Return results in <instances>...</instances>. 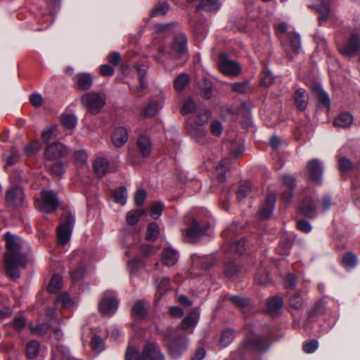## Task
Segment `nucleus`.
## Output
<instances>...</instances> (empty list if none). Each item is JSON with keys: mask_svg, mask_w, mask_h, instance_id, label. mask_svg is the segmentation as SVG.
Instances as JSON below:
<instances>
[{"mask_svg": "<svg viewBox=\"0 0 360 360\" xmlns=\"http://www.w3.org/2000/svg\"><path fill=\"white\" fill-rule=\"evenodd\" d=\"M132 314L133 316L139 319H143L146 316V307L142 300H138L135 302L132 308Z\"/></svg>", "mask_w": 360, "mask_h": 360, "instance_id": "40", "label": "nucleus"}, {"mask_svg": "<svg viewBox=\"0 0 360 360\" xmlns=\"http://www.w3.org/2000/svg\"><path fill=\"white\" fill-rule=\"evenodd\" d=\"M288 40L292 50L295 53H298L301 49V39L300 34L295 32H290L288 33Z\"/></svg>", "mask_w": 360, "mask_h": 360, "instance_id": "41", "label": "nucleus"}, {"mask_svg": "<svg viewBox=\"0 0 360 360\" xmlns=\"http://www.w3.org/2000/svg\"><path fill=\"white\" fill-rule=\"evenodd\" d=\"M157 291L158 293L162 295L165 292L170 290V281L168 278H162L160 280H156Z\"/></svg>", "mask_w": 360, "mask_h": 360, "instance_id": "49", "label": "nucleus"}, {"mask_svg": "<svg viewBox=\"0 0 360 360\" xmlns=\"http://www.w3.org/2000/svg\"><path fill=\"white\" fill-rule=\"evenodd\" d=\"M63 218L65 220L58 228V244L64 246L70 240L72 227L75 223L73 215L68 212H64Z\"/></svg>", "mask_w": 360, "mask_h": 360, "instance_id": "5", "label": "nucleus"}, {"mask_svg": "<svg viewBox=\"0 0 360 360\" xmlns=\"http://www.w3.org/2000/svg\"><path fill=\"white\" fill-rule=\"evenodd\" d=\"M81 103L93 115L101 112L105 104V98L97 92L84 94L81 97Z\"/></svg>", "mask_w": 360, "mask_h": 360, "instance_id": "3", "label": "nucleus"}, {"mask_svg": "<svg viewBox=\"0 0 360 360\" xmlns=\"http://www.w3.org/2000/svg\"><path fill=\"white\" fill-rule=\"evenodd\" d=\"M61 122L67 129H72L76 127L77 117L74 115H63Z\"/></svg>", "mask_w": 360, "mask_h": 360, "instance_id": "54", "label": "nucleus"}, {"mask_svg": "<svg viewBox=\"0 0 360 360\" xmlns=\"http://www.w3.org/2000/svg\"><path fill=\"white\" fill-rule=\"evenodd\" d=\"M115 202L122 205L127 202V191L124 187H120L116 189L114 192Z\"/></svg>", "mask_w": 360, "mask_h": 360, "instance_id": "44", "label": "nucleus"}, {"mask_svg": "<svg viewBox=\"0 0 360 360\" xmlns=\"http://www.w3.org/2000/svg\"><path fill=\"white\" fill-rule=\"evenodd\" d=\"M52 360H73L68 348L63 345H57L53 349Z\"/></svg>", "mask_w": 360, "mask_h": 360, "instance_id": "27", "label": "nucleus"}, {"mask_svg": "<svg viewBox=\"0 0 360 360\" xmlns=\"http://www.w3.org/2000/svg\"><path fill=\"white\" fill-rule=\"evenodd\" d=\"M342 263L346 269H352L357 264V258L355 255L347 252L343 255Z\"/></svg>", "mask_w": 360, "mask_h": 360, "instance_id": "42", "label": "nucleus"}, {"mask_svg": "<svg viewBox=\"0 0 360 360\" xmlns=\"http://www.w3.org/2000/svg\"><path fill=\"white\" fill-rule=\"evenodd\" d=\"M282 181L283 186L289 190V192L286 195H283V198L285 201L286 203L290 202L291 198H292V190L296 186L295 179L290 175L285 174L282 177Z\"/></svg>", "mask_w": 360, "mask_h": 360, "instance_id": "28", "label": "nucleus"}, {"mask_svg": "<svg viewBox=\"0 0 360 360\" xmlns=\"http://www.w3.org/2000/svg\"><path fill=\"white\" fill-rule=\"evenodd\" d=\"M235 337L234 330L227 329L222 332L220 338V345L223 347H227L231 343Z\"/></svg>", "mask_w": 360, "mask_h": 360, "instance_id": "45", "label": "nucleus"}, {"mask_svg": "<svg viewBox=\"0 0 360 360\" xmlns=\"http://www.w3.org/2000/svg\"><path fill=\"white\" fill-rule=\"evenodd\" d=\"M230 159L226 158L221 161L220 164L217 166L216 170L217 173V179L220 183L225 181L226 180V172L229 169L230 164Z\"/></svg>", "mask_w": 360, "mask_h": 360, "instance_id": "35", "label": "nucleus"}, {"mask_svg": "<svg viewBox=\"0 0 360 360\" xmlns=\"http://www.w3.org/2000/svg\"><path fill=\"white\" fill-rule=\"evenodd\" d=\"M169 5L167 3H162L157 5L151 11V16H163L169 10Z\"/></svg>", "mask_w": 360, "mask_h": 360, "instance_id": "57", "label": "nucleus"}, {"mask_svg": "<svg viewBox=\"0 0 360 360\" xmlns=\"http://www.w3.org/2000/svg\"><path fill=\"white\" fill-rule=\"evenodd\" d=\"M271 279L269 273L264 269H259L255 276V283L260 285H266L269 283Z\"/></svg>", "mask_w": 360, "mask_h": 360, "instance_id": "38", "label": "nucleus"}, {"mask_svg": "<svg viewBox=\"0 0 360 360\" xmlns=\"http://www.w3.org/2000/svg\"><path fill=\"white\" fill-rule=\"evenodd\" d=\"M128 133L125 128L118 127L115 129L112 135V142L115 147L120 148L128 140Z\"/></svg>", "mask_w": 360, "mask_h": 360, "instance_id": "23", "label": "nucleus"}, {"mask_svg": "<svg viewBox=\"0 0 360 360\" xmlns=\"http://www.w3.org/2000/svg\"><path fill=\"white\" fill-rule=\"evenodd\" d=\"M46 167L49 169L51 172L55 176H60L64 172V167L62 162H56L53 163L52 165H49L46 163Z\"/></svg>", "mask_w": 360, "mask_h": 360, "instance_id": "56", "label": "nucleus"}, {"mask_svg": "<svg viewBox=\"0 0 360 360\" xmlns=\"http://www.w3.org/2000/svg\"><path fill=\"white\" fill-rule=\"evenodd\" d=\"M4 159L6 161V167L14 165L18 160L17 151L15 149L11 150L8 154L4 155Z\"/></svg>", "mask_w": 360, "mask_h": 360, "instance_id": "63", "label": "nucleus"}, {"mask_svg": "<svg viewBox=\"0 0 360 360\" xmlns=\"http://www.w3.org/2000/svg\"><path fill=\"white\" fill-rule=\"evenodd\" d=\"M6 200L12 207H20L23 205L25 195L22 188L18 186L13 187L6 192Z\"/></svg>", "mask_w": 360, "mask_h": 360, "instance_id": "11", "label": "nucleus"}, {"mask_svg": "<svg viewBox=\"0 0 360 360\" xmlns=\"http://www.w3.org/2000/svg\"><path fill=\"white\" fill-rule=\"evenodd\" d=\"M240 271L239 266L233 261L229 262L225 266V274L227 276L232 278L236 276Z\"/></svg>", "mask_w": 360, "mask_h": 360, "instance_id": "48", "label": "nucleus"}, {"mask_svg": "<svg viewBox=\"0 0 360 360\" xmlns=\"http://www.w3.org/2000/svg\"><path fill=\"white\" fill-rule=\"evenodd\" d=\"M218 65L221 72L228 75L236 76L241 71L239 63L229 59L224 53L219 56Z\"/></svg>", "mask_w": 360, "mask_h": 360, "instance_id": "9", "label": "nucleus"}, {"mask_svg": "<svg viewBox=\"0 0 360 360\" xmlns=\"http://www.w3.org/2000/svg\"><path fill=\"white\" fill-rule=\"evenodd\" d=\"M200 314L198 311H193L186 316L181 321V328L187 330L196 325L199 320Z\"/></svg>", "mask_w": 360, "mask_h": 360, "instance_id": "33", "label": "nucleus"}, {"mask_svg": "<svg viewBox=\"0 0 360 360\" xmlns=\"http://www.w3.org/2000/svg\"><path fill=\"white\" fill-rule=\"evenodd\" d=\"M141 360H165V357L158 343L148 342L142 348Z\"/></svg>", "mask_w": 360, "mask_h": 360, "instance_id": "8", "label": "nucleus"}, {"mask_svg": "<svg viewBox=\"0 0 360 360\" xmlns=\"http://www.w3.org/2000/svg\"><path fill=\"white\" fill-rule=\"evenodd\" d=\"M57 127L56 125H50L46 127L41 131V139L44 143H48L56 137Z\"/></svg>", "mask_w": 360, "mask_h": 360, "instance_id": "37", "label": "nucleus"}, {"mask_svg": "<svg viewBox=\"0 0 360 360\" xmlns=\"http://www.w3.org/2000/svg\"><path fill=\"white\" fill-rule=\"evenodd\" d=\"M40 344L36 340L30 341L26 346L27 356L32 359H35L39 354Z\"/></svg>", "mask_w": 360, "mask_h": 360, "instance_id": "36", "label": "nucleus"}, {"mask_svg": "<svg viewBox=\"0 0 360 360\" xmlns=\"http://www.w3.org/2000/svg\"><path fill=\"white\" fill-rule=\"evenodd\" d=\"M300 212L308 217H314L316 215V204L311 197H306L300 206Z\"/></svg>", "mask_w": 360, "mask_h": 360, "instance_id": "19", "label": "nucleus"}, {"mask_svg": "<svg viewBox=\"0 0 360 360\" xmlns=\"http://www.w3.org/2000/svg\"><path fill=\"white\" fill-rule=\"evenodd\" d=\"M339 169L341 172H347L353 167V162L346 157H341L338 160Z\"/></svg>", "mask_w": 360, "mask_h": 360, "instance_id": "59", "label": "nucleus"}, {"mask_svg": "<svg viewBox=\"0 0 360 360\" xmlns=\"http://www.w3.org/2000/svg\"><path fill=\"white\" fill-rule=\"evenodd\" d=\"M139 151L143 158L150 156L152 150L150 139L146 135L139 136L136 141Z\"/></svg>", "mask_w": 360, "mask_h": 360, "instance_id": "22", "label": "nucleus"}, {"mask_svg": "<svg viewBox=\"0 0 360 360\" xmlns=\"http://www.w3.org/2000/svg\"><path fill=\"white\" fill-rule=\"evenodd\" d=\"M353 122V117L348 112L340 113L333 121L335 127L347 128L349 127Z\"/></svg>", "mask_w": 360, "mask_h": 360, "instance_id": "31", "label": "nucleus"}, {"mask_svg": "<svg viewBox=\"0 0 360 360\" xmlns=\"http://www.w3.org/2000/svg\"><path fill=\"white\" fill-rule=\"evenodd\" d=\"M276 199V198L273 193L266 196L258 211V216L260 219H265L271 215L275 207Z\"/></svg>", "mask_w": 360, "mask_h": 360, "instance_id": "14", "label": "nucleus"}, {"mask_svg": "<svg viewBox=\"0 0 360 360\" xmlns=\"http://www.w3.org/2000/svg\"><path fill=\"white\" fill-rule=\"evenodd\" d=\"M294 101L296 108L299 110H305L308 105V98L306 90L304 89H298L295 93Z\"/></svg>", "mask_w": 360, "mask_h": 360, "instance_id": "26", "label": "nucleus"}, {"mask_svg": "<svg viewBox=\"0 0 360 360\" xmlns=\"http://www.w3.org/2000/svg\"><path fill=\"white\" fill-rule=\"evenodd\" d=\"M92 77L86 72L79 73L77 75V84L79 89L85 91L91 88L92 85Z\"/></svg>", "mask_w": 360, "mask_h": 360, "instance_id": "29", "label": "nucleus"}, {"mask_svg": "<svg viewBox=\"0 0 360 360\" xmlns=\"http://www.w3.org/2000/svg\"><path fill=\"white\" fill-rule=\"evenodd\" d=\"M119 302L115 297L104 295L99 304L100 311L105 315L112 316L117 309Z\"/></svg>", "mask_w": 360, "mask_h": 360, "instance_id": "13", "label": "nucleus"}, {"mask_svg": "<svg viewBox=\"0 0 360 360\" xmlns=\"http://www.w3.org/2000/svg\"><path fill=\"white\" fill-rule=\"evenodd\" d=\"M225 239L224 251L229 253L241 255L245 252V241L243 238L238 239V228L232 225L222 233Z\"/></svg>", "mask_w": 360, "mask_h": 360, "instance_id": "2", "label": "nucleus"}, {"mask_svg": "<svg viewBox=\"0 0 360 360\" xmlns=\"http://www.w3.org/2000/svg\"><path fill=\"white\" fill-rule=\"evenodd\" d=\"M188 345V339L186 336H177L171 342L167 343L169 354L173 358H178L184 353Z\"/></svg>", "mask_w": 360, "mask_h": 360, "instance_id": "10", "label": "nucleus"}, {"mask_svg": "<svg viewBox=\"0 0 360 360\" xmlns=\"http://www.w3.org/2000/svg\"><path fill=\"white\" fill-rule=\"evenodd\" d=\"M291 248V242L288 239L283 240L280 242L276 249L277 252L281 255H288Z\"/></svg>", "mask_w": 360, "mask_h": 360, "instance_id": "58", "label": "nucleus"}, {"mask_svg": "<svg viewBox=\"0 0 360 360\" xmlns=\"http://www.w3.org/2000/svg\"><path fill=\"white\" fill-rule=\"evenodd\" d=\"M94 171L98 178H103L109 172L108 160L103 157H98L93 165Z\"/></svg>", "mask_w": 360, "mask_h": 360, "instance_id": "20", "label": "nucleus"}, {"mask_svg": "<svg viewBox=\"0 0 360 360\" xmlns=\"http://www.w3.org/2000/svg\"><path fill=\"white\" fill-rule=\"evenodd\" d=\"M221 6L220 0H201L198 9L205 11H215L219 10Z\"/></svg>", "mask_w": 360, "mask_h": 360, "instance_id": "32", "label": "nucleus"}, {"mask_svg": "<svg viewBox=\"0 0 360 360\" xmlns=\"http://www.w3.org/2000/svg\"><path fill=\"white\" fill-rule=\"evenodd\" d=\"M307 170L311 179L320 181L323 174V165L319 160L313 159L307 163Z\"/></svg>", "mask_w": 360, "mask_h": 360, "instance_id": "18", "label": "nucleus"}, {"mask_svg": "<svg viewBox=\"0 0 360 360\" xmlns=\"http://www.w3.org/2000/svg\"><path fill=\"white\" fill-rule=\"evenodd\" d=\"M91 348L96 352H100L103 349L104 342L99 335H94L91 341Z\"/></svg>", "mask_w": 360, "mask_h": 360, "instance_id": "61", "label": "nucleus"}, {"mask_svg": "<svg viewBox=\"0 0 360 360\" xmlns=\"http://www.w3.org/2000/svg\"><path fill=\"white\" fill-rule=\"evenodd\" d=\"M289 305L295 309H301L304 306V301L300 293H295L289 300Z\"/></svg>", "mask_w": 360, "mask_h": 360, "instance_id": "50", "label": "nucleus"}, {"mask_svg": "<svg viewBox=\"0 0 360 360\" xmlns=\"http://www.w3.org/2000/svg\"><path fill=\"white\" fill-rule=\"evenodd\" d=\"M142 352L139 351L133 346H129L125 354L126 360H141Z\"/></svg>", "mask_w": 360, "mask_h": 360, "instance_id": "53", "label": "nucleus"}, {"mask_svg": "<svg viewBox=\"0 0 360 360\" xmlns=\"http://www.w3.org/2000/svg\"><path fill=\"white\" fill-rule=\"evenodd\" d=\"M252 191V184L245 182L240 186L237 191V198L239 201H242Z\"/></svg>", "mask_w": 360, "mask_h": 360, "instance_id": "47", "label": "nucleus"}, {"mask_svg": "<svg viewBox=\"0 0 360 360\" xmlns=\"http://www.w3.org/2000/svg\"><path fill=\"white\" fill-rule=\"evenodd\" d=\"M160 234V228L159 226L153 222L150 223L146 231V238L149 240H155Z\"/></svg>", "mask_w": 360, "mask_h": 360, "instance_id": "46", "label": "nucleus"}, {"mask_svg": "<svg viewBox=\"0 0 360 360\" xmlns=\"http://www.w3.org/2000/svg\"><path fill=\"white\" fill-rule=\"evenodd\" d=\"M12 325L15 330L20 331L26 325V319L22 315L17 316L13 320Z\"/></svg>", "mask_w": 360, "mask_h": 360, "instance_id": "64", "label": "nucleus"}, {"mask_svg": "<svg viewBox=\"0 0 360 360\" xmlns=\"http://www.w3.org/2000/svg\"><path fill=\"white\" fill-rule=\"evenodd\" d=\"M62 277L58 274L54 275L50 281L48 290L51 293H56L62 288Z\"/></svg>", "mask_w": 360, "mask_h": 360, "instance_id": "39", "label": "nucleus"}, {"mask_svg": "<svg viewBox=\"0 0 360 360\" xmlns=\"http://www.w3.org/2000/svg\"><path fill=\"white\" fill-rule=\"evenodd\" d=\"M142 214L143 212L141 210H135L128 212L127 215V223L129 225L136 224L139 221V218Z\"/></svg>", "mask_w": 360, "mask_h": 360, "instance_id": "62", "label": "nucleus"}, {"mask_svg": "<svg viewBox=\"0 0 360 360\" xmlns=\"http://www.w3.org/2000/svg\"><path fill=\"white\" fill-rule=\"evenodd\" d=\"M191 24L193 27V31L198 35L203 34L206 30V25L203 22V20H191Z\"/></svg>", "mask_w": 360, "mask_h": 360, "instance_id": "52", "label": "nucleus"}, {"mask_svg": "<svg viewBox=\"0 0 360 360\" xmlns=\"http://www.w3.org/2000/svg\"><path fill=\"white\" fill-rule=\"evenodd\" d=\"M40 148V142L39 141H34L25 148V153L27 155L32 156L37 153Z\"/></svg>", "mask_w": 360, "mask_h": 360, "instance_id": "60", "label": "nucleus"}, {"mask_svg": "<svg viewBox=\"0 0 360 360\" xmlns=\"http://www.w3.org/2000/svg\"><path fill=\"white\" fill-rule=\"evenodd\" d=\"M41 199L39 202L38 209L40 212L50 213L57 209L59 200L56 193L53 191H43L41 193Z\"/></svg>", "mask_w": 360, "mask_h": 360, "instance_id": "7", "label": "nucleus"}, {"mask_svg": "<svg viewBox=\"0 0 360 360\" xmlns=\"http://www.w3.org/2000/svg\"><path fill=\"white\" fill-rule=\"evenodd\" d=\"M67 153L68 150L64 145L59 142H55L46 147L44 156L47 160L52 161L65 155Z\"/></svg>", "mask_w": 360, "mask_h": 360, "instance_id": "12", "label": "nucleus"}, {"mask_svg": "<svg viewBox=\"0 0 360 360\" xmlns=\"http://www.w3.org/2000/svg\"><path fill=\"white\" fill-rule=\"evenodd\" d=\"M29 328L32 333L38 335H43L47 333L49 326L47 323H43L33 326L32 323L29 324Z\"/></svg>", "mask_w": 360, "mask_h": 360, "instance_id": "55", "label": "nucleus"}, {"mask_svg": "<svg viewBox=\"0 0 360 360\" xmlns=\"http://www.w3.org/2000/svg\"><path fill=\"white\" fill-rule=\"evenodd\" d=\"M209 227L210 224L206 221L194 219L184 232V237L189 242L194 243L205 233Z\"/></svg>", "mask_w": 360, "mask_h": 360, "instance_id": "6", "label": "nucleus"}, {"mask_svg": "<svg viewBox=\"0 0 360 360\" xmlns=\"http://www.w3.org/2000/svg\"><path fill=\"white\" fill-rule=\"evenodd\" d=\"M6 242L7 248L4 255L6 272L11 279L16 280L20 276V268H25L27 264V258L22 252L23 241L20 237L7 233Z\"/></svg>", "mask_w": 360, "mask_h": 360, "instance_id": "1", "label": "nucleus"}, {"mask_svg": "<svg viewBox=\"0 0 360 360\" xmlns=\"http://www.w3.org/2000/svg\"><path fill=\"white\" fill-rule=\"evenodd\" d=\"M179 259L178 252L172 248H166L162 252V262L166 266H174Z\"/></svg>", "mask_w": 360, "mask_h": 360, "instance_id": "24", "label": "nucleus"}, {"mask_svg": "<svg viewBox=\"0 0 360 360\" xmlns=\"http://www.w3.org/2000/svg\"><path fill=\"white\" fill-rule=\"evenodd\" d=\"M269 345V342L266 338L258 335L253 336L245 342V347L248 349H253L259 352L266 350Z\"/></svg>", "mask_w": 360, "mask_h": 360, "instance_id": "17", "label": "nucleus"}, {"mask_svg": "<svg viewBox=\"0 0 360 360\" xmlns=\"http://www.w3.org/2000/svg\"><path fill=\"white\" fill-rule=\"evenodd\" d=\"M360 51V26L355 28L349 34L345 44L339 49L340 53L352 58Z\"/></svg>", "mask_w": 360, "mask_h": 360, "instance_id": "4", "label": "nucleus"}, {"mask_svg": "<svg viewBox=\"0 0 360 360\" xmlns=\"http://www.w3.org/2000/svg\"><path fill=\"white\" fill-rule=\"evenodd\" d=\"M283 306V298L278 296H273L267 302V309L271 315L278 314L281 311Z\"/></svg>", "mask_w": 360, "mask_h": 360, "instance_id": "25", "label": "nucleus"}, {"mask_svg": "<svg viewBox=\"0 0 360 360\" xmlns=\"http://www.w3.org/2000/svg\"><path fill=\"white\" fill-rule=\"evenodd\" d=\"M187 130L191 139L195 140L203 138L207 134L206 129L203 127L197 124L188 127Z\"/></svg>", "mask_w": 360, "mask_h": 360, "instance_id": "34", "label": "nucleus"}, {"mask_svg": "<svg viewBox=\"0 0 360 360\" xmlns=\"http://www.w3.org/2000/svg\"><path fill=\"white\" fill-rule=\"evenodd\" d=\"M162 108V104L157 101H150L148 105L143 110L141 115L144 117H154Z\"/></svg>", "mask_w": 360, "mask_h": 360, "instance_id": "30", "label": "nucleus"}, {"mask_svg": "<svg viewBox=\"0 0 360 360\" xmlns=\"http://www.w3.org/2000/svg\"><path fill=\"white\" fill-rule=\"evenodd\" d=\"M311 7L319 14V20L320 24L326 22L330 14L329 2L326 0H316Z\"/></svg>", "mask_w": 360, "mask_h": 360, "instance_id": "16", "label": "nucleus"}, {"mask_svg": "<svg viewBox=\"0 0 360 360\" xmlns=\"http://www.w3.org/2000/svg\"><path fill=\"white\" fill-rule=\"evenodd\" d=\"M172 50L179 56H187L186 37L184 34H179L172 44Z\"/></svg>", "mask_w": 360, "mask_h": 360, "instance_id": "21", "label": "nucleus"}, {"mask_svg": "<svg viewBox=\"0 0 360 360\" xmlns=\"http://www.w3.org/2000/svg\"><path fill=\"white\" fill-rule=\"evenodd\" d=\"M227 299L233 304L240 308H244L248 306L250 303V300L248 298L242 297L237 295H229L227 297Z\"/></svg>", "mask_w": 360, "mask_h": 360, "instance_id": "51", "label": "nucleus"}, {"mask_svg": "<svg viewBox=\"0 0 360 360\" xmlns=\"http://www.w3.org/2000/svg\"><path fill=\"white\" fill-rule=\"evenodd\" d=\"M191 259L194 267L200 268L204 270L208 269L212 266L216 262L215 257L212 255L206 256L193 255Z\"/></svg>", "mask_w": 360, "mask_h": 360, "instance_id": "15", "label": "nucleus"}, {"mask_svg": "<svg viewBox=\"0 0 360 360\" xmlns=\"http://www.w3.org/2000/svg\"><path fill=\"white\" fill-rule=\"evenodd\" d=\"M189 77L186 74L179 75L174 81V86L176 91H181L188 84Z\"/></svg>", "mask_w": 360, "mask_h": 360, "instance_id": "43", "label": "nucleus"}]
</instances>
